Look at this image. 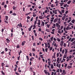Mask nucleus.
Returning <instances> with one entry per match:
<instances>
[{
  "instance_id": "nucleus-1",
  "label": "nucleus",
  "mask_w": 75,
  "mask_h": 75,
  "mask_svg": "<svg viewBox=\"0 0 75 75\" xmlns=\"http://www.w3.org/2000/svg\"><path fill=\"white\" fill-rule=\"evenodd\" d=\"M70 29H71V28L69 26H67L66 28V30H70Z\"/></svg>"
},
{
  "instance_id": "nucleus-2",
  "label": "nucleus",
  "mask_w": 75,
  "mask_h": 75,
  "mask_svg": "<svg viewBox=\"0 0 75 75\" xmlns=\"http://www.w3.org/2000/svg\"><path fill=\"white\" fill-rule=\"evenodd\" d=\"M58 21V18L54 19V20L53 23H55V22H57Z\"/></svg>"
},
{
  "instance_id": "nucleus-3",
  "label": "nucleus",
  "mask_w": 75,
  "mask_h": 75,
  "mask_svg": "<svg viewBox=\"0 0 75 75\" xmlns=\"http://www.w3.org/2000/svg\"><path fill=\"white\" fill-rule=\"evenodd\" d=\"M61 42V43L60 44V45L61 47H62V45H63V44H64V42L62 41Z\"/></svg>"
},
{
  "instance_id": "nucleus-4",
  "label": "nucleus",
  "mask_w": 75,
  "mask_h": 75,
  "mask_svg": "<svg viewBox=\"0 0 75 75\" xmlns=\"http://www.w3.org/2000/svg\"><path fill=\"white\" fill-rule=\"evenodd\" d=\"M17 8V6H13V10H16Z\"/></svg>"
},
{
  "instance_id": "nucleus-5",
  "label": "nucleus",
  "mask_w": 75,
  "mask_h": 75,
  "mask_svg": "<svg viewBox=\"0 0 75 75\" xmlns=\"http://www.w3.org/2000/svg\"><path fill=\"white\" fill-rule=\"evenodd\" d=\"M6 41L7 43H9L10 42V40L8 38H7L6 39Z\"/></svg>"
},
{
  "instance_id": "nucleus-6",
  "label": "nucleus",
  "mask_w": 75,
  "mask_h": 75,
  "mask_svg": "<svg viewBox=\"0 0 75 75\" xmlns=\"http://www.w3.org/2000/svg\"><path fill=\"white\" fill-rule=\"evenodd\" d=\"M25 41H23L22 42V45L23 46L24 44H25Z\"/></svg>"
},
{
  "instance_id": "nucleus-7",
  "label": "nucleus",
  "mask_w": 75,
  "mask_h": 75,
  "mask_svg": "<svg viewBox=\"0 0 75 75\" xmlns=\"http://www.w3.org/2000/svg\"><path fill=\"white\" fill-rule=\"evenodd\" d=\"M21 53H22V51L20 50V52H18V54L19 56H20V54Z\"/></svg>"
},
{
  "instance_id": "nucleus-8",
  "label": "nucleus",
  "mask_w": 75,
  "mask_h": 75,
  "mask_svg": "<svg viewBox=\"0 0 75 75\" xmlns=\"http://www.w3.org/2000/svg\"><path fill=\"white\" fill-rule=\"evenodd\" d=\"M41 23H40V20H38V22L37 23V24L38 25H40Z\"/></svg>"
},
{
  "instance_id": "nucleus-9",
  "label": "nucleus",
  "mask_w": 75,
  "mask_h": 75,
  "mask_svg": "<svg viewBox=\"0 0 75 75\" xmlns=\"http://www.w3.org/2000/svg\"><path fill=\"white\" fill-rule=\"evenodd\" d=\"M5 18H6V20L7 21H8V16H6Z\"/></svg>"
},
{
  "instance_id": "nucleus-10",
  "label": "nucleus",
  "mask_w": 75,
  "mask_h": 75,
  "mask_svg": "<svg viewBox=\"0 0 75 75\" xmlns=\"http://www.w3.org/2000/svg\"><path fill=\"white\" fill-rule=\"evenodd\" d=\"M75 40V38H73L71 40V42H73V41H74V40Z\"/></svg>"
},
{
  "instance_id": "nucleus-11",
  "label": "nucleus",
  "mask_w": 75,
  "mask_h": 75,
  "mask_svg": "<svg viewBox=\"0 0 75 75\" xmlns=\"http://www.w3.org/2000/svg\"><path fill=\"white\" fill-rule=\"evenodd\" d=\"M56 26H57V27H60V25H59V24H58L57 23H56Z\"/></svg>"
},
{
  "instance_id": "nucleus-12",
  "label": "nucleus",
  "mask_w": 75,
  "mask_h": 75,
  "mask_svg": "<svg viewBox=\"0 0 75 75\" xmlns=\"http://www.w3.org/2000/svg\"><path fill=\"white\" fill-rule=\"evenodd\" d=\"M44 24H45V23L44 22H42V24L41 25H42V26H44Z\"/></svg>"
},
{
  "instance_id": "nucleus-13",
  "label": "nucleus",
  "mask_w": 75,
  "mask_h": 75,
  "mask_svg": "<svg viewBox=\"0 0 75 75\" xmlns=\"http://www.w3.org/2000/svg\"><path fill=\"white\" fill-rule=\"evenodd\" d=\"M12 15H13V16H16L17 15V14L16 13H13L12 14Z\"/></svg>"
},
{
  "instance_id": "nucleus-14",
  "label": "nucleus",
  "mask_w": 75,
  "mask_h": 75,
  "mask_svg": "<svg viewBox=\"0 0 75 75\" xmlns=\"http://www.w3.org/2000/svg\"><path fill=\"white\" fill-rule=\"evenodd\" d=\"M44 72L45 74H48V72H47V71H46V70H44Z\"/></svg>"
},
{
  "instance_id": "nucleus-15",
  "label": "nucleus",
  "mask_w": 75,
  "mask_h": 75,
  "mask_svg": "<svg viewBox=\"0 0 75 75\" xmlns=\"http://www.w3.org/2000/svg\"><path fill=\"white\" fill-rule=\"evenodd\" d=\"M1 65H2V67H4V65H5V64H4V63L3 62L1 63Z\"/></svg>"
},
{
  "instance_id": "nucleus-16",
  "label": "nucleus",
  "mask_w": 75,
  "mask_h": 75,
  "mask_svg": "<svg viewBox=\"0 0 75 75\" xmlns=\"http://www.w3.org/2000/svg\"><path fill=\"white\" fill-rule=\"evenodd\" d=\"M1 73H2V74H3V75H5V73H4L3 71V70H2L1 71Z\"/></svg>"
},
{
  "instance_id": "nucleus-17",
  "label": "nucleus",
  "mask_w": 75,
  "mask_h": 75,
  "mask_svg": "<svg viewBox=\"0 0 75 75\" xmlns=\"http://www.w3.org/2000/svg\"><path fill=\"white\" fill-rule=\"evenodd\" d=\"M72 68V66H69L67 67V68H68V69H70V68Z\"/></svg>"
},
{
  "instance_id": "nucleus-18",
  "label": "nucleus",
  "mask_w": 75,
  "mask_h": 75,
  "mask_svg": "<svg viewBox=\"0 0 75 75\" xmlns=\"http://www.w3.org/2000/svg\"><path fill=\"white\" fill-rule=\"evenodd\" d=\"M42 55H44V54H42V55H40V57H41V58H43V56H42Z\"/></svg>"
},
{
  "instance_id": "nucleus-19",
  "label": "nucleus",
  "mask_w": 75,
  "mask_h": 75,
  "mask_svg": "<svg viewBox=\"0 0 75 75\" xmlns=\"http://www.w3.org/2000/svg\"><path fill=\"white\" fill-rule=\"evenodd\" d=\"M53 36H52L51 38H50V40L52 41H53Z\"/></svg>"
},
{
  "instance_id": "nucleus-20",
  "label": "nucleus",
  "mask_w": 75,
  "mask_h": 75,
  "mask_svg": "<svg viewBox=\"0 0 75 75\" xmlns=\"http://www.w3.org/2000/svg\"><path fill=\"white\" fill-rule=\"evenodd\" d=\"M71 1H69L67 3L68 4H69L70 3H71Z\"/></svg>"
},
{
  "instance_id": "nucleus-21",
  "label": "nucleus",
  "mask_w": 75,
  "mask_h": 75,
  "mask_svg": "<svg viewBox=\"0 0 75 75\" xmlns=\"http://www.w3.org/2000/svg\"><path fill=\"white\" fill-rule=\"evenodd\" d=\"M57 41H59V42H60V41H61V40L59 38H57Z\"/></svg>"
},
{
  "instance_id": "nucleus-22",
  "label": "nucleus",
  "mask_w": 75,
  "mask_h": 75,
  "mask_svg": "<svg viewBox=\"0 0 75 75\" xmlns=\"http://www.w3.org/2000/svg\"><path fill=\"white\" fill-rule=\"evenodd\" d=\"M71 22L72 23H75V20L73 19V20H72L71 21Z\"/></svg>"
},
{
  "instance_id": "nucleus-23",
  "label": "nucleus",
  "mask_w": 75,
  "mask_h": 75,
  "mask_svg": "<svg viewBox=\"0 0 75 75\" xmlns=\"http://www.w3.org/2000/svg\"><path fill=\"white\" fill-rule=\"evenodd\" d=\"M65 54H67V52H68V51L67 50L65 49Z\"/></svg>"
},
{
  "instance_id": "nucleus-24",
  "label": "nucleus",
  "mask_w": 75,
  "mask_h": 75,
  "mask_svg": "<svg viewBox=\"0 0 75 75\" xmlns=\"http://www.w3.org/2000/svg\"><path fill=\"white\" fill-rule=\"evenodd\" d=\"M62 18V20H65V16H63Z\"/></svg>"
},
{
  "instance_id": "nucleus-25",
  "label": "nucleus",
  "mask_w": 75,
  "mask_h": 75,
  "mask_svg": "<svg viewBox=\"0 0 75 75\" xmlns=\"http://www.w3.org/2000/svg\"><path fill=\"white\" fill-rule=\"evenodd\" d=\"M45 31H47V32H48V33H49V32H50V30H49V29H46Z\"/></svg>"
},
{
  "instance_id": "nucleus-26",
  "label": "nucleus",
  "mask_w": 75,
  "mask_h": 75,
  "mask_svg": "<svg viewBox=\"0 0 75 75\" xmlns=\"http://www.w3.org/2000/svg\"><path fill=\"white\" fill-rule=\"evenodd\" d=\"M64 4V2L61 3H60V6H63V4Z\"/></svg>"
},
{
  "instance_id": "nucleus-27",
  "label": "nucleus",
  "mask_w": 75,
  "mask_h": 75,
  "mask_svg": "<svg viewBox=\"0 0 75 75\" xmlns=\"http://www.w3.org/2000/svg\"><path fill=\"white\" fill-rule=\"evenodd\" d=\"M31 38H32V41H34V36L33 35L31 36Z\"/></svg>"
},
{
  "instance_id": "nucleus-28",
  "label": "nucleus",
  "mask_w": 75,
  "mask_h": 75,
  "mask_svg": "<svg viewBox=\"0 0 75 75\" xmlns=\"http://www.w3.org/2000/svg\"><path fill=\"white\" fill-rule=\"evenodd\" d=\"M51 7L52 8H53V7H54V4H52V5H51Z\"/></svg>"
},
{
  "instance_id": "nucleus-29",
  "label": "nucleus",
  "mask_w": 75,
  "mask_h": 75,
  "mask_svg": "<svg viewBox=\"0 0 75 75\" xmlns=\"http://www.w3.org/2000/svg\"><path fill=\"white\" fill-rule=\"evenodd\" d=\"M49 65H51V62L50 61L48 62Z\"/></svg>"
},
{
  "instance_id": "nucleus-30",
  "label": "nucleus",
  "mask_w": 75,
  "mask_h": 75,
  "mask_svg": "<svg viewBox=\"0 0 75 75\" xmlns=\"http://www.w3.org/2000/svg\"><path fill=\"white\" fill-rule=\"evenodd\" d=\"M30 71L31 72H33V69L32 68V67H30Z\"/></svg>"
},
{
  "instance_id": "nucleus-31",
  "label": "nucleus",
  "mask_w": 75,
  "mask_h": 75,
  "mask_svg": "<svg viewBox=\"0 0 75 75\" xmlns=\"http://www.w3.org/2000/svg\"><path fill=\"white\" fill-rule=\"evenodd\" d=\"M26 58L28 61H29V57H28V56H26Z\"/></svg>"
},
{
  "instance_id": "nucleus-32",
  "label": "nucleus",
  "mask_w": 75,
  "mask_h": 75,
  "mask_svg": "<svg viewBox=\"0 0 75 75\" xmlns=\"http://www.w3.org/2000/svg\"><path fill=\"white\" fill-rule=\"evenodd\" d=\"M5 50L6 51V52H7V51H8V49L7 48H5Z\"/></svg>"
},
{
  "instance_id": "nucleus-33",
  "label": "nucleus",
  "mask_w": 75,
  "mask_h": 75,
  "mask_svg": "<svg viewBox=\"0 0 75 75\" xmlns=\"http://www.w3.org/2000/svg\"><path fill=\"white\" fill-rule=\"evenodd\" d=\"M52 48H53V47H50V49H49L50 51H51V50H52Z\"/></svg>"
},
{
  "instance_id": "nucleus-34",
  "label": "nucleus",
  "mask_w": 75,
  "mask_h": 75,
  "mask_svg": "<svg viewBox=\"0 0 75 75\" xmlns=\"http://www.w3.org/2000/svg\"><path fill=\"white\" fill-rule=\"evenodd\" d=\"M20 56H18V57H17V59H18V60H20Z\"/></svg>"
},
{
  "instance_id": "nucleus-35",
  "label": "nucleus",
  "mask_w": 75,
  "mask_h": 75,
  "mask_svg": "<svg viewBox=\"0 0 75 75\" xmlns=\"http://www.w3.org/2000/svg\"><path fill=\"white\" fill-rule=\"evenodd\" d=\"M51 68L52 69H53V68H54V66H53V65L52 64L51 65Z\"/></svg>"
},
{
  "instance_id": "nucleus-36",
  "label": "nucleus",
  "mask_w": 75,
  "mask_h": 75,
  "mask_svg": "<svg viewBox=\"0 0 75 75\" xmlns=\"http://www.w3.org/2000/svg\"><path fill=\"white\" fill-rule=\"evenodd\" d=\"M14 71L15 72H16V71H17V68H16V67H15L14 68Z\"/></svg>"
},
{
  "instance_id": "nucleus-37",
  "label": "nucleus",
  "mask_w": 75,
  "mask_h": 75,
  "mask_svg": "<svg viewBox=\"0 0 75 75\" xmlns=\"http://www.w3.org/2000/svg\"><path fill=\"white\" fill-rule=\"evenodd\" d=\"M52 11L53 12V13H54V12H55H55H57V10H56L55 11L53 10V11Z\"/></svg>"
},
{
  "instance_id": "nucleus-38",
  "label": "nucleus",
  "mask_w": 75,
  "mask_h": 75,
  "mask_svg": "<svg viewBox=\"0 0 75 75\" xmlns=\"http://www.w3.org/2000/svg\"><path fill=\"white\" fill-rule=\"evenodd\" d=\"M16 48H20V46L19 45H17L16 46Z\"/></svg>"
},
{
  "instance_id": "nucleus-39",
  "label": "nucleus",
  "mask_w": 75,
  "mask_h": 75,
  "mask_svg": "<svg viewBox=\"0 0 75 75\" xmlns=\"http://www.w3.org/2000/svg\"><path fill=\"white\" fill-rule=\"evenodd\" d=\"M39 18H40V19H42L43 18L42 17V16H39Z\"/></svg>"
},
{
  "instance_id": "nucleus-40",
  "label": "nucleus",
  "mask_w": 75,
  "mask_h": 75,
  "mask_svg": "<svg viewBox=\"0 0 75 75\" xmlns=\"http://www.w3.org/2000/svg\"><path fill=\"white\" fill-rule=\"evenodd\" d=\"M37 21H35V23H34V25H36V24H37Z\"/></svg>"
},
{
  "instance_id": "nucleus-41",
  "label": "nucleus",
  "mask_w": 75,
  "mask_h": 75,
  "mask_svg": "<svg viewBox=\"0 0 75 75\" xmlns=\"http://www.w3.org/2000/svg\"><path fill=\"white\" fill-rule=\"evenodd\" d=\"M63 58H67V56L64 54L63 56Z\"/></svg>"
},
{
  "instance_id": "nucleus-42",
  "label": "nucleus",
  "mask_w": 75,
  "mask_h": 75,
  "mask_svg": "<svg viewBox=\"0 0 75 75\" xmlns=\"http://www.w3.org/2000/svg\"><path fill=\"white\" fill-rule=\"evenodd\" d=\"M32 51H33V52H34L35 51V49L34 48H33L32 50Z\"/></svg>"
},
{
  "instance_id": "nucleus-43",
  "label": "nucleus",
  "mask_w": 75,
  "mask_h": 75,
  "mask_svg": "<svg viewBox=\"0 0 75 75\" xmlns=\"http://www.w3.org/2000/svg\"><path fill=\"white\" fill-rule=\"evenodd\" d=\"M56 72H59V69H58L57 70Z\"/></svg>"
},
{
  "instance_id": "nucleus-44",
  "label": "nucleus",
  "mask_w": 75,
  "mask_h": 75,
  "mask_svg": "<svg viewBox=\"0 0 75 75\" xmlns=\"http://www.w3.org/2000/svg\"><path fill=\"white\" fill-rule=\"evenodd\" d=\"M67 6V4H65L64 5V7H66V6Z\"/></svg>"
},
{
  "instance_id": "nucleus-45",
  "label": "nucleus",
  "mask_w": 75,
  "mask_h": 75,
  "mask_svg": "<svg viewBox=\"0 0 75 75\" xmlns=\"http://www.w3.org/2000/svg\"><path fill=\"white\" fill-rule=\"evenodd\" d=\"M48 50V48H46L45 49V51L46 52H47V51Z\"/></svg>"
},
{
  "instance_id": "nucleus-46",
  "label": "nucleus",
  "mask_w": 75,
  "mask_h": 75,
  "mask_svg": "<svg viewBox=\"0 0 75 75\" xmlns=\"http://www.w3.org/2000/svg\"><path fill=\"white\" fill-rule=\"evenodd\" d=\"M58 33H59V34H61V31L59 30H58Z\"/></svg>"
},
{
  "instance_id": "nucleus-47",
  "label": "nucleus",
  "mask_w": 75,
  "mask_h": 75,
  "mask_svg": "<svg viewBox=\"0 0 75 75\" xmlns=\"http://www.w3.org/2000/svg\"><path fill=\"white\" fill-rule=\"evenodd\" d=\"M62 13H64V10L62 9Z\"/></svg>"
},
{
  "instance_id": "nucleus-48",
  "label": "nucleus",
  "mask_w": 75,
  "mask_h": 75,
  "mask_svg": "<svg viewBox=\"0 0 75 75\" xmlns=\"http://www.w3.org/2000/svg\"><path fill=\"white\" fill-rule=\"evenodd\" d=\"M10 14H12V13H13V11H10L9 12Z\"/></svg>"
},
{
  "instance_id": "nucleus-49",
  "label": "nucleus",
  "mask_w": 75,
  "mask_h": 75,
  "mask_svg": "<svg viewBox=\"0 0 75 75\" xmlns=\"http://www.w3.org/2000/svg\"><path fill=\"white\" fill-rule=\"evenodd\" d=\"M33 17H36V16H37V15L34 14L33 15Z\"/></svg>"
},
{
  "instance_id": "nucleus-50",
  "label": "nucleus",
  "mask_w": 75,
  "mask_h": 75,
  "mask_svg": "<svg viewBox=\"0 0 75 75\" xmlns=\"http://www.w3.org/2000/svg\"><path fill=\"white\" fill-rule=\"evenodd\" d=\"M15 74L16 75H20V74H19V73H18L16 72V71L15 72Z\"/></svg>"
},
{
  "instance_id": "nucleus-51",
  "label": "nucleus",
  "mask_w": 75,
  "mask_h": 75,
  "mask_svg": "<svg viewBox=\"0 0 75 75\" xmlns=\"http://www.w3.org/2000/svg\"><path fill=\"white\" fill-rule=\"evenodd\" d=\"M57 57H59V53H57Z\"/></svg>"
},
{
  "instance_id": "nucleus-52",
  "label": "nucleus",
  "mask_w": 75,
  "mask_h": 75,
  "mask_svg": "<svg viewBox=\"0 0 75 75\" xmlns=\"http://www.w3.org/2000/svg\"><path fill=\"white\" fill-rule=\"evenodd\" d=\"M64 52H65V50H63L62 52V54H64Z\"/></svg>"
},
{
  "instance_id": "nucleus-53",
  "label": "nucleus",
  "mask_w": 75,
  "mask_h": 75,
  "mask_svg": "<svg viewBox=\"0 0 75 75\" xmlns=\"http://www.w3.org/2000/svg\"><path fill=\"white\" fill-rule=\"evenodd\" d=\"M4 22L5 23H6L7 24L8 23V21H6V20H5Z\"/></svg>"
},
{
  "instance_id": "nucleus-54",
  "label": "nucleus",
  "mask_w": 75,
  "mask_h": 75,
  "mask_svg": "<svg viewBox=\"0 0 75 75\" xmlns=\"http://www.w3.org/2000/svg\"><path fill=\"white\" fill-rule=\"evenodd\" d=\"M27 19H30V17L29 16H28L27 17Z\"/></svg>"
},
{
  "instance_id": "nucleus-55",
  "label": "nucleus",
  "mask_w": 75,
  "mask_h": 75,
  "mask_svg": "<svg viewBox=\"0 0 75 75\" xmlns=\"http://www.w3.org/2000/svg\"><path fill=\"white\" fill-rule=\"evenodd\" d=\"M56 43H54V47H57V46H56Z\"/></svg>"
},
{
  "instance_id": "nucleus-56",
  "label": "nucleus",
  "mask_w": 75,
  "mask_h": 75,
  "mask_svg": "<svg viewBox=\"0 0 75 75\" xmlns=\"http://www.w3.org/2000/svg\"><path fill=\"white\" fill-rule=\"evenodd\" d=\"M39 39L40 40V41H42V38H40Z\"/></svg>"
},
{
  "instance_id": "nucleus-57",
  "label": "nucleus",
  "mask_w": 75,
  "mask_h": 75,
  "mask_svg": "<svg viewBox=\"0 0 75 75\" xmlns=\"http://www.w3.org/2000/svg\"><path fill=\"white\" fill-rule=\"evenodd\" d=\"M4 51H3L2 52H1V54H4Z\"/></svg>"
},
{
  "instance_id": "nucleus-58",
  "label": "nucleus",
  "mask_w": 75,
  "mask_h": 75,
  "mask_svg": "<svg viewBox=\"0 0 75 75\" xmlns=\"http://www.w3.org/2000/svg\"><path fill=\"white\" fill-rule=\"evenodd\" d=\"M34 34H35V37H37V33H35Z\"/></svg>"
},
{
  "instance_id": "nucleus-59",
  "label": "nucleus",
  "mask_w": 75,
  "mask_h": 75,
  "mask_svg": "<svg viewBox=\"0 0 75 75\" xmlns=\"http://www.w3.org/2000/svg\"><path fill=\"white\" fill-rule=\"evenodd\" d=\"M12 3L14 5H15V1H12Z\"/></svg>"
},
{
  "instance_id": "nucleus-60",
  "label": "nucleus",
  "mask_w": 75,
  "mask_h": 75,
  "mask_svg": "<svg viewBox=\"0 0 75 75\" xmlns=\"http://www.w3.org/2000/svg\"><path fill=\"white\" fill-rule=\"evenodd\" d=\"M41 31V29L39 28L38 29V31Z\"/></svg>"
},
{
  "instance_id": "nucleus-61",
  "label": "nucleus",
  "mask_w": 75,
  "mask_h": 75,
  "mask_svg": "<svg viewBox=\"0 0 75 75\" xmlns=\"http://www.w3.org/2000/svg\"><path fill=\"white\" fill-rule=\"evenodd\" d=\"M16 65H18V61L16 62Z\"/></svg>"
},
{
  "instance_id": "nucleus-62",
  "label": "nucleus",
  "mask_w": 75,
  "mask_h": 75,
  "mask_svg": "<svg viewBox=\"0 0 75 75\" xmlns=\"http://www.w3.org/2000/svg\"><path fill=\"white\" fill-rule=\"evenodd\" d=\"M64 47H66V43H64Z\"/></svg>"
},
{
  "instance_id": "nucleus-63",
  "label": "nucleus",
  "mask_w": 75,
  "mask_h": 75,
  "mask_svg": "<svg viewBox=\"0 0 75 75\" xmlns=\"http://www.w3.org/2000/svg\"><path fill=\"white\" fill-rule=\"evenodd\" d=\"M60 72H62V70L61 69H60Z\"/></svg>"
},
{
  "instance_id": "nucleus-64",
  "label": "nucleus",
  "mask_w": 75,
  "mask_h": 75,
  "mask_svg": "<svg viewBox=\"0 0 75 75\" xmlns=\"http://www.w3.org/2000/svg\"><path fill=\"white\" fill-rule=\"evenodd\" d=\"M22 35H24V32L23 31L22 32Z\"/></svg>"
}]
</instances>
